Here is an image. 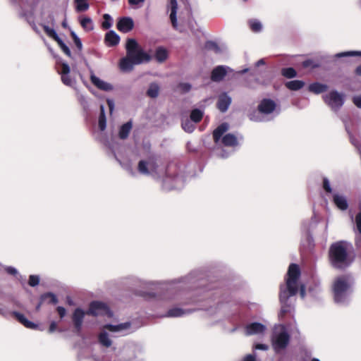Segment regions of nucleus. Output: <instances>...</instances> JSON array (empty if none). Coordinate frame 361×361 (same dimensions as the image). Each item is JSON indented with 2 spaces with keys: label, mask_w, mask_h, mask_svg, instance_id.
<instances>
[{
  "label": "nucleus",
  "mask_w": 361,
  "mask_h": 361,
  "mask_svg": "<svg viewBox=\"0 0 361 361\" xmlns=\"http://www.w3.org/2000/svg\"><path fill=\"white\" fill-rule=\"evenodd\" d=\"M328 259L330 266L338 271H345L355 260L353 245L345 240L332 243L329 249Z\"/></svg>",
  "instance_id": "f257e3e1"
},
{
  "label": "nucleus",
  "mask_w": 361,
  "mask_h": 361,
  "mask_svg": "<svg viewBox=\"0 0 361 361\" xmlns=\"http://www.w3.org/2000/svg\"><path fill=\"white\" fill-rule=\"evenodd\" d=\"M126 56L120 60L119 68L122 71L133 70L135 65L147 63L152 56L146 52L133 38H128L126 44Z\"/></svg>",
  "instance_id": "f03ea898"
},
{
  "label": "nucleus",
  "mask_w": 361,
  "mask_h": 361,
  "mask_svg": "<svg viewBox=\"0 0 361 361\" xmlns=\"http://www.w3.org/2000/svg\"><path fill=\"white\" fill-rule=\"evenodd\" d=\"M85 314L97 317L99 315L107 316L111 318L113 313L109 307L100 301H92L89 305L88 310L85 312L82 309L76 308L72 314L71 319L74 326V332L77 335H80L83 319Z\"/></svg>",
  "instance_id": "7ed1b4c3"
},
{
  "label": "nucleus",
  "mask_w": 361,
  "mask_h": 361,
  "mask_svg": "<svg viewBox=\"0 0 361 361\" xmlns=\"http://www.w3.org/2000/svg\"><path fill=\"white\" fill-rule=\"evenodd\" d=\"M300 274V269L298 264L292 263L289 265L286 279V287L280 288L279 300L282 302H286L290 296L297 294Z\"/></svg>",
  "instance_id": "20e7f679"
},
{
  "label": "nucleus",
  "mask_w": 361,
  "mask_h": 361,
  "mask_svg": "<svg viewBox=\"0 0 361 361\" xmlns=\"http://www.w3.org/2000/svg\"><path fill=\"white\" fill-rule=\"evenodd\" d=\"M353 282L348 275L337 277L333 283L334 299L336 303L344 302L351 291Z\"/></svg>",
  "instance_id": "39448f33"
},
{
  "label": "nucleus",
  "mask_w": 361,
  "mask_h": 361,
  "mask_svg": "<svg viewBox=\"0 0 361 361\" xmlns=\"http://www.w3.org/2000/svg\"><path fill=\"white\" fill-rule=\"evenodd\" d=\"M229 126L227 123H222L213 131V139L217 143L221 138V142L225 147H234L238 145V137L232 133L223 135L228 130Z\"/></svg>",
  "instance_id": "423d86ee"
},
{
  "label": "nucleus",
  "mask_w": 361,
  "mask_h": 361,
  "mask_svg": "<svg viewBox=\"0 0 361 361\" xmlns=\"http://www.w3.org/2000/svg\"><path fill=\"white\" fill-rule=\"evenodd\" d=\"M324 102L334 111H338L343 104L345 94L339 92H328L323 96Z\"/></svg>",
  "instance_id": "0eeeda50"
},
{
  "label": "nucleus",
  "mask_w": 361,
  "mask_h": 361,
  "mask_svg": "<svg viewBox=\"0 0 361 361\" xmlns=\"http://www.w3.org/2000/svg\"><path fill=\"white\" fill-rule=\"evenodd\" d=\"M277 106L278 104L274 100L264 98L259 102L257 106V111L263 115H269L276 110Z\"/></svg>",
  "instance_id": "6e6552de"
},
{
  "label": "nucleus",
  "mask_w": 361,
  "mask_h": 361,
  "mask_svg": "<svg viewBox=\"0 0 361 361\" xmlns=\"http://www.w3.org/2000/svg\"><path fill=\"white\" fill-rule=\"evenodd\" d=\"M233 71L226 66H218L215 67L211 73V80L214 82H220L224 78Z\"/></svg>",
  "instance_id": "1a4fd4ad"
},
{
  "label": "nucleus",
  "mask_w": 361,
  "mask_h": 361,
  "mask_svg": "<svg viewBox=\"0 0 361 361\" xmlns=\"http://www.w3.org/2000/svg\"><path fill=\"white\" fill-rule=\"evenodd\" d=\"M290 336L286 331L279 333L273 340V347L275 350H282L286 348L289 343Z\"/></svg>",
  "instance_id": "9d476101"
},
{
  "label": "nucleus",
  "mask_w": 361,
  "mask_h": 361,
  "mask_svg": "<svg viewBox=\"0 0 361 361\" xmlns=\"http://www.w3.org/2000/svg\"><path fill=\"white\" fill-rule=\"evenodd\" d=\"M231 104V98L227 94L226 92H223L221 94L219 95L216 102V107L221 112H226Z\"/></svg>",
  "instance_id": "9b49d317"
},
{
  "label": "nucleus",
  "mask_w": 361,
  "mask_h": 361,
  "mask_svg": "<svg viewBox=\"0 0 361 361\" xmlns=\"http://www.w3.org/2000/svg\"><path fill=\"white\" fill-rule=\"evenodd\" d=\"M116 27L119 31L127 33L134 27L133 20L130 17H122L118 20Z\"/></svg>",
  "instance_id": "f8f14e48"
},
{
  "label": "nucleus",
  "mask_w": 361,
  "mask_h": 361,
  "mask_svg": "<svg viewBox=\"0 0 361 361\" xmlns=\"http://www.w3.org/2000/svg\"><path fill=\"white\" fill-rule=\"evenodd\" d=\"M90 80L92 83L100 90H113V86L98 77H97L92 72L90 73Z\"/></svg>",
  "instance_id": "ddd939ff"
},
{
  "label": "nucleus",
  "mask_w": 361,
  "mask_h": 361,
  "mask_svg": "<svg viewBox=\"0 0 361 361\" xmlns=\"http://www.w3.org/2000/svg\"><path fill=\"white\" fill-rule=\"evenodd\" d=\"M12 315L24 326L31 329H36L37 324L29 321L23 314L18 312H13Z\"/></svg>",
  "instance_id": "4468645a"
},
{
  "label": "nucleus",
  "mask_w": 361,
  "mask_h": 361,
  "mask_svg": "<svg viewBox=\"0 0 361 361\" xmlns=\"http://www.w3.org/2000/svg\"><path fill=\"white\" fill-rule=\"evenodd\" d=\"M12 315L24 326L31 329H36L37 324L29 321L23 314L18 312H13Z\"/></svg>",
  "instance_id": "2eb2a0df"
},
{
  "label": "nucleus",
  "mask_w": 361,
  "mask_h": 361,
  "mask_svg": "<svg viewBox=\"0 0 361 361\" xmlns=\"http://www.w3.org/2000/svg\"><path fill=\"white\" fill-rule=\"evenodd\" d=\"M12 315L24 326L31 329H36L37 324L29 321L23 314L18 312H13Z\"/></svg>",
  "instance_id": "dca6fc26"
},
{
  "label": "nucleus",
  "mask_w": 361,
  "mask_h": 361,
  "mask_svg": "<svg viewBox=\"0 0 361 361\" xmlns=\"http://www.w3.org/2000/svg\"><path fill=\"white\" fill-rule=\"evenodd\" d=\"M170 20L172 24V26L174 29L178 30V25L177 22V10H178V3L176 0H170Z\"/></svg>",
  "instance_id": "f3484780"
},
{
  "label": "nucleus",
  "mask_w": 361,
  "mask_h": 361,
  "mask_svg": "<svg viewBox=\"0 0 361 361\" xmlns=\"http://www.w3.org/2000/svg\"><path fill=\"white\" fill-rule=\"evenodd\" d=\"M265 326L259 322L251 323L246 326V333L247 335H252L262 333Z\"/></svg>",
  "instance_id": "a211bd4d"
},
{
  "label": "nucleus",
  "mask_w": 361,
  "mask_h": 361,
  "mask_svg": "<svg viewBox=\"0 0 361 361\" xmlns=\"http://www.w3.org/2000/svg\"><path fill=\"white\" fill-rule=\"evenodd\" d=\"M333 202L341 210H346L348 207V203L345 197L338 194L333 195Z\"/></svg>",
  "instance_id": "6ab92c4d"
},
{
  "label": "nucleus",
  "mask_w": 361,
  "mask_h": 361,
  "mask_svg": "<svg viewBox=\"0 0 361 361\" xmlns=\"http://www.w3.org/2000/svg\"><path fill=\"white\" fill-rule=\"evenodd\" d=\"M69 73H70V67L67 63H63L61 66V68L60 71V73L61 75V80L62 82L68 85L71 86L73 81L69 77Z\"/></svg>",
  "instance_id": "aec40b11"
},
{
  "label": "nucleus",
  "mask_w": 361,
  "mask_h": 361,
  "mask_svg": "<svg viewBox=\"0 0 361 361\" xmlns=\"http://www.w3.org/2000/svg\"><path fill=\"white\" fill-rule=\"evenodd\" d=\"M120 37L114 31L108 32L105 35V42L109 47H114L119 43Z\"/></svg>",
  "instance_id": "412c9836"
},
{
  "label": "nucleus",
  "mask_w": 361,
  "mask_h": 361,
  "mask_svg": "<svg viewBox=\"0 0 361 361\" xmlns=\"http://www.w3.org/2000/svg\"><path fill=\"white\" fill-rule=\"evenodd\" d=\"M154 57L158 62L162 63L167 59L168 51L164 47H158L155 50Z\"/></svg>",
  "instance_id": "4be33fe9"
},
{
  "label": "nucleus",
  "mask_w": 361,
  "mask_h": 361,
  "mask_svg": "<svg viewBox=\"0 0 361 361\" xmlns=\"http://www.w3.org/2000/svg\"><path fill=\"white\" fill-rule=\"evenodd\" d=\"M131 129H132V123L130 121H128V122L123 124L119 129V132H118L119 137L122 140L126 139L128 137Z\"/></svg>",
  "instance_id": "5701e85b"
},
{
  "label": "nucleus",
  "mask_w": 361,
  "mask_h": 361,
  "mask_svg": "<svg viewBox=\"0 0 361 361\" xmlns=\"http://www.w3.org/2000/svg\"><path fill=\"white\" fill-rule=\"evenodd\" d=\"M130 326V322H125L119 324L118 325L106 324L104 326V329H107L111 332L119 331L123 329H127Z\"/></svg>",
  "instance_id": "b1692460"
},
{
  "label": "nucleus",
  "mask_w": 361,
  "mask_h": 361,
  "mask_svg": "<svg viewBox=\"0 0 361 361\" xmlns=\"http://www.w3.org/2000/svg\"><path fill=\"white\" fill-rule=\"evenodd\" d=\"M41 302H47L48 304L56 305L58 303L56 296L52 293H46L40 296Z\"/></svg>",
  "instance_id": "393cba45"
},
{
  "label": "nucleus",
  "mask_w": 361,
  "mask_h": 361,
  "mask_svg": "<svg viewBox=\"0 0 361 361\" xmlns=\"http://www.w3.org/2000/svg\"><path fill=\"white\" fill-rule=\"evenodd\" d=\"M203 116H204V113L202 111H201L199 109H195L192 110L190 112V119L192 122L197 123L202 121Z\"/></svg>",
  "instance_id": "a878e982"
},
{
  "label": "nucleus",
  "mask_w": 361,
  "mask_h": 361,
  "mask_svg": "<svg viewBox=\"0 0 361 361\" xmlns=\"http://www.w3.org/2000/svg\"><path fill=\"white\" fill-rule=\"evenodd\" d=\"M99 128L100 130L103 131L105 130L106 126V119L104 112V105H100V114L99 116Z\"/></svg>",
  "instance_id": "bb28decb"
},
{
  "label": "nucleus",
  "mask_w": 361,
  "mask_h": 361,
  "mask_svg": "<svg viewBox=\"0 0 361 361\" xmlns=\"http://www.w3.org/2000/svg\"><path fill=\"white\" fill-rule=\"evenodd\" d=\"M304 82L302 80H292L286 82V86L289 90H300L304 87Z\"/></svg>",
  "instance_id": "cd10ccee"
},
{
  "label": "nucleus",
  "mask_w": 361,
  "mask_h": 361,
  "mask_svg": "<svg viewBox=\"0 0 361 361\" xmlns=\"http://www.w3.org/2000/svg\"><path fill=\"white\" fill-rule=\"evenodd\" d=\"M99 342L104 346L109 348L111 345L112 342L111 339L109 338L108 334L106 332H102L99 334L98 336Z\"/></svg>",
  "instance_id": "c85d7f7f"
},
{
  "label": "nucleus",
  "mask_w": 361,
  "mask_h": 361,
  "mask_svg": "<svg viewBox=\"0 0 361 361\" xmlns=\"http://www.w3.org/2000/svg\"><path fill=\"white\" fill-rule=\"evenodd\" d=\"M149 162L145 160H140L137 164V171L143 175H149L150 173L148 169Z\"/></svg>",
  "instance_id": "c756f323"
},
{
  "label": "nucleus",
  "mask_w": 361,
  "mask_h": 361,
  "mask_svg": "<svg viewBox=\"0 0 361 361\" xmlns=\"http://www.w3.org/2000/svg\"><path fill=\"white\" fill-rule=\"evenodd\" d=\"M251 30L254 32H259L262 30V24L257 19H251L248 22Z\"/></svg>",
  "instance_id": "7c9ffc66"
},
{
  "label": "nucleus",
  "mask_w": 361,
  "mask_h": 361,
  "mask_svg": "<svg viewBox=\"0 0 361 361\" xmlns=\"http://www.w3.org/2000/svg\"><path fill=\"white\" fill-rule=\"evenodd\" d=\"M81 26L87 31L92 30L94 28L92 20L89 17L83 18L80 21Z\"/></svg>",
  "instance_id": "2f4dec72"
},
{
  "label": "nucleus",
  "mask_w": 361,
  "mask_h": 361,
  "mask_svg": "<svg viewBox=\"0 0 361 361\" xmlns=\"http://www.w3.org/2000/svg\"><path fill=\"white\" fill-rule=\"evenodd\" d=\"M76 11L78 12L85 11L89 8V4L87 0H75Z\"/></svg>",
  "instance_id": "473e14b6"
},
{
  "label": "nucleus",
  "mask_w": 361,
  "mask_h": 361,
  "mask_svg": "<svg viewBox=\"0 0 361 361\" xmlns=\"http://www.w3.org/2000/svg\"><path fill=\"white\" fill-rule=\"evenodd\" d=\"M347 56H361V51H348L340 52L335 55L336 58H342Z\"/></svg>",
  "instance_id": "72a5a7b5"
},
{
  "label": "nucleus",
  "mask_w": 361,
  "mask_h": 361,
  "mask_svg": "<svg viewBox=\"0 0 361 361\" xmlns=\"http://www.w3.org/2000/svg\"><path fill=\"white\" fill-rule=\"evenodd\" d=\"M283 76L287 78H293L296 76L297 73L293 68H284L281 70Z\"/></svg>",
  "instance_id": "f704fd0d"
},
{
  "label": "nucleus",
  "mask_w": 361,
  "mask_h": 361,
  "mask_svg": "<svg viewBox=\"0 0 361 361\" xmlns=\"http://www.w3.org/2000/svg\"><path fill=\"white\" fill-rule=\"evenodd\" d=\"M43 29L47 35L57 42L60 37L58 36L56 32L53 29L50 28L48 25H44Z\"/></svg>",
  "instance_id": "c9c22d12"
},
{
  "label": "nucleus",
  "mask_w": 361,
  "mask_h": 361,
  "mask_svg": "<svg viewBox=\"0 0 361 361\" xmlns=\"http://www.w3.org/2000/svg\"><path fill=\"white\" fill-rule=\"evenodd\" d=\"M104 21L102 22V26L103 29L107 30L112 26L113 19L109 14L105 13L103 16Z\"/></svg>",
  "instance_id": "e433bc0d"
},
{
  "label": "nucleus",
  "mask_w": 361,
  "mask_h": 361,
  "mask_svg": "<svg viewBox=\"0 0 361 361\" xmlns=\"http://www.w3.org/2000/svg\"><path fill=\"white\" fill-rule=\"evenodd\" d=\"M21 16L25 18L27 21L31 25L32 29L36 32H39V30L36 26V25L34 23L32 20V13L31 12L29 13H22Z\"/></svg>",
  "instance_id": "4c0bfd02"
},
{
  "label": "nucleus",
  "mask_w": 361,
  "mask_h": 361,
  "mask_svg": "<svg viewBox=\"0 0 361 361\" xmlns=\"http://www.w3.org/2000/svg\"><path fill=\"white\" fill-rule=\"evenodd\" d=\"M184 314V311L178 307H174L172 309H170L167 312L168 317H180Z\"/></svg>",
  "instance_id": "58836bf2"
},
{
  "label": "nucleus",
  "mask_w": 361,
  "mask_h": 361,
  "mask_svg": "<svg viewBox=\"0 0 361 361\" xmlns=\"http://www.w3.org/2000/svg\"><path fill=\"white\" fill-rule=\"evenodd\" d=\"M205 48L208 50L213 51L215 53H219L221 51L218 44L216 42L212 41H209L205 44Z\"/></svg>",
  "instance_id": "ea45409f"
},
{
  "label": "nucleus",
  "mask_w": 361,
  "mask_h": 361,
  "mask_svg": "<svg viewBox=\"0 0 361 361\" xmlns=\"http://www.w3.org/2000/svg\"><path fill=\"white\" fill-rule=\"evenodd\" d=\"M327 86L326 85L314 82L310 85L308 90H326Z\"/></svg>",
  "instance_id": "a19ab883"
},
{
  "label": "nucleus",
  "mask_w": 361,
  "mask_h": 361,
  "mask_svg": "<svg viewBox=\"0 0 361 361\" xmlns=\"http://www.w3.org/2000/svg\"><path fill=\"white\" fill-rule=\"evenodd\" d=\"M56 42L58 43L61 50L64 52V54L68 56L71 57V50L63 42V40L60 38Z\"/></svg>",
  "instance_id": "79ce46f5"
},
{
  "label": "nucleus",
  "mask_w": 361,
  "mask_h": 361,
  "mask_svg": "<svg viewBox=\"0 0 361 361\" xmlns=\"http://www.w3.org/2000/svg\"><path fill=\"white\" fill-rule=\"evenodd\" d=\"M71 35L76 47L78 48V51H80L82 49V44L80 39L78 37V36L75 34L74 31H71Z\"/></svg>",
  "instance_id": "37998d69"
},
{
  "label": "nucleus",
  "mask_w": 361,
  "mask_h": 361,
  "mask_svg": "<svg viewBox=\"0 0 361 361\" xmlns=\"http://www.w3.org/2000/svg\"><path fill=\"white\" fill-rule=\"evenodd\" d=\"M182 128L185 132L192 133L195 130V126L189 120L182 122Z\"/></svg>",
  "instance_id": "c03bdc74"
},
{
  "label": "nucleus",
  "mask_w": 361,
  "mask_h": 361,
  "mask_svg": "<svg viewBox=\"0 0 361 361\" xmlns=\"http://www.w3.org/2000/svg\"><path fill=\"white\" fill-rule=\"evenodd\" d=\"M288 299L286 302H282L280 300L281 303L282 304L281 308V316H285L290 311V305L287 304Z\"/></svg>",
  "instance_id": "a18cd8bd"
},
{
  "label": "nucleus",
  "mask_w": 361,
  "mask_h": 361,
  "mask_svg": "<svg viewBox=\"0 0 361 361\" xmlns=\"http://www.w3.org/2000/svg\"><path fill=\"white\" fill-rule=\"evenodd\" d=\"M247 117L250 121L255 122H259L262 120L258 113L255 110H253L252 112H250L247 114Z\"/></svg>",
  "instance_id": "49530a36"
},
{
  "label": "nucleus",
  "mask_w": 361,
  "mask_h": 361,
  "mask_svg": "<svg viewBox=\"0 0 361 361\" xmlns=\"http://www.w3.org/2000/svg\"><path fill=\"white\" fill-rule=\"evenodd\" d=\"M39 283V278L37 275H30L29 277L28 284L32 286L35 287L37 286Z\"/></svg>",
  "instance_id": "de8ad7c7"
},
{
  "label": "nucleus",
  "mask_w": 361,
  "mask_h": 361,
  "mask_svg": "<svg viewBox=\"0 0 361 361\" xmlns=\"http://www.w3.org/2000/svg\"><path fill=\"white\" fill-rule=\"evenodd\" d=\"M145 0H128L129 4L133 8H140L144 3Z\"/></svg>",
  "instance_id": "09e8293b"
},
{
  "label": "nucleus",
  "mask_w": 361,
  "mask_h": 361,
  "mask_svg": "<svg viewBox=\"0 0 361 361\" xmlns=\"http://www.w3.org/2000/svg\"><path fill=\"white\" fill-rule=\"evenodd\" d=\"M323 188L326 192H331L332 189L331 188L329 181L327 178H323Z\"/></svg>",
  "instance_id": "8fccbe9b"
},
{
  "label": "nucleus",
  "mask_w": 361,
  "mask_h": 361,
  "mask_svg": "<svg viewBox=\"0 0 361 361\" xmlns=\"http://www.w3.org/2000/svg\"><path fill=\"white\" fill-rule=\"evenodd\" d=\"M355 224L358 232L361 233V211H359L355 216Z\"/></svg>",
  "instance_id": "3c124183"
},
{
  "label": "nucleus",
  "mask_w": 361,
  "mask_h": 361,
  "mask_svg": "<svg viewBox=\"0 0 361 361\" xmlns=\"http://www.w3.org/2000/svg\"><path fill=\"white\" fill-rule=\"evenodd\" d=\"M56 311L61 319L63 318L66 315V310L63 307L59 306L56 307Z\"/></svg>",
  "instance_id": "603ef678"
},
{
  "label": "nucleus",
  "mask_w": 361,
  "mask_h": 361,
  "mask_svg": "<svg viewBox=\"0 0 361 361\" xmlns=\"http://www.w3.org/2000/svg\"><path fill=\"white\" fill-rule=\"evenodd\" d=\"M353 104L358 108H361V95L353 98Z\"/></svg>",
  "instance_id": "864d4df0"
},
{
  "label": "nucleus",
  "mask_w": 361,
  "mask_h": 361,
  "mask_svg": "<svg viewBox=\"0 0 361 361\" xmlns=\"http://www.w3.org/2000/svg\"><path fill=\"white\" fill-rule=\"evenodd\" d=\"M191 87H192L191 85L188 82H183V83H180V85H179L180 90H184V91L190 90Z\"/></svg>",
  "instance_id": "5fc2aeb1"
},
{
  "label": "nucleus",
  "mask_w": 361,
  "mask_h": 361,
  "mask_svg": "<svg viewBox=\"0 0 361 361\" xmlns=\"http://www.w3.org/2000/svg\"><path fill=\"white\" fill-rule=\"evenodd\" d=\"M159 89H160L159 85L156 82H153L150 83L147 90L154 91V90H159Z\"/></svg>",
  "instance_id": "6e6d98bb"
},
{
  "label": "nucleus",
  "mask_w": 361,
  "mask_h": 361,
  "mask_svg": "<svg viewBox=\"0 0 361 361\" xmlns=\"http://www.w3.org/2000/svg\"><path fill=\"white\" fill-rule=\"evenodd\" d=\"M57 329V324L55 322H51L49 328V332L53 333Z\"/></svg>",
  "instance_id": "4d7b16f0"
},
{
  "label": "nucleus",
  "mask_w": 361,
  "mask_h": 361,
  "mask_svg": "<svg viewBox=\"0 0 361 361\" xmlns=\"http://www.w3.org/2000/svg\"><path fill=\"white\" fill-rule=\"evenodd\" d=\"M106 102H107L108 106L109 108L110 114H112L114 108V102L113 100L109 99H108L106 100Z\"/></svg>",
  "instance_id": "13d9d810"
},
{
  "label": "nucleus",
  "mask_w": 361,
  "mask_h": 361,
  "mask_svg": "<svg viewBox=\"0 0 361 361\" xmlns=\"http://www.w3.org/2000/svg\"><path fill=\"white\" fill-rule=\"evenodd\" d=\"M243 361H256L255 356L251 354L247 355Z\"/></svg>",
  "instance_id": "bf43d9fd"
},
{
  "label": "nucleus",
  "mask_w": 361,
  "mask_h": 361,
  "mask_svg": "<svg viewBox=\"0 0 361 361\" xmlns=\"http://www.w3.org/2000/svg\"><path fill=\"white\" fill-rule=\"evenodd\" d=\"M159 92H146V94L148 97L151 98H156L158 97Z\"/></svg>",
  "instance_id": "052dcab7"
},
{
  "label": "nucleus",
  "mask_w": 361,
  "mask_h": 361,
  "mask_svg": "<svg viewBox=\"0 0 361 361\" xmlns=\"http://www.w3.org/2000/svg\"><path fill=\"white\" fill-rule=\"evenodd\" d=\"M266 64V62L264 59H261L259 61H257L255 63V67H259L261 66H264Z\"/></svg>",
  "instance_id": "680f3d73"
},
{
  "label": "nucleus",
  "mask_w": 361,
  "mask_h": 361,
  "mask_svg": "<svg viewBox=\"0 0 361 361\" xmlns=\"http://www.w3.org/2000/svg\"><path fill=\"white\" fill-rule=\"evenodd\" d=\"M255 348L258 350H267L268 348L265 344L258 343L255 345Z\"/></svg>",
  "instance_id": "e2e57ef3"
},
{
  "label": "nucleus",
  "mask_w": 361,
  "mask_h": 361,
  "mask_svg": "<svg viewBox=\"0 0 361 361\" xmlns=\"http://www.w3.org/2000/svg\"><path fill=\"white\" fill-rule=\"evenodd\" d=\"M7 272L11 274H13V275H15L16 273H17V271L15 268L13 267H8L7 269Z\"/></svg>",
  "instance_id": "0e129e2a"
},
{
  "label": "nucleus",
  "mask_w": 361,
  "mask_h": 361,
  "mask_svg": "<svg viewBox=\"0 0 361 361\" xmlns=\"http://www.w3.org/2000/svg\"><path fill=\"white\" fill-rule=\"evenodd\" d=\"M355 73L357 75H361V65L356 68Z\"/></svg>",
  "instance_id": "69168bd1"
},
{
  "label": "nucleus",
  "mask_w": 361,
  "mask_h": 361,
  "mask_svg": "<svg viewBox=\"0 0 361 361\" xmlns=\"http://www.w3.org/2000/svg\"><path fill=\"white\" fill-rule=\"evenodd\" d=\"M248 71H250V69L249 68H244L240 71L238 72V74H244L245 73H247Z\"/></svg>",
  "instance_id": "338daca9"
},
{
  "label": "nucleus",
  "mask_w": 361,
  "mask_h": 361,
  "mask_svg": "<svg viewBox=\"0 0 361 361\" xmlns=\"http://www.w3.org/2000/svg\"><path fill=\"white\" fill-rule=\"evenodd\" d=\"M250 74L252 76L255 77L258 74V73H257V71L256 69H254V70L250 71Z\"/></svg>",
  "instance_id": "774afa93"
}]
</instances>
